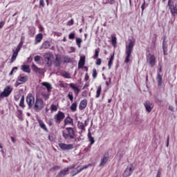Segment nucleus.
I'll return each instance as SVG.
<instances>
[{
    "label": "nucleus",
    "instance_id": "f257e3e1",
    "mask_svg": "<svg viewBox=\"0 0 177 177\" xmlns=\"http://www.w3.org/2000/svg\"><path fill=\"white\" fill-rule=\"evenodd\" d=\"M133 46H135L134 40L129 39L126 41V50H125L126 57L124 59V63H129V62H131L132 52H133Z\"/></svg>",
    "mask_w": 177,
    "mask_h": 177
},
{
    "label": "nucleus",
    "instance_id": "f03ea898",
    "mask_svg": "<svg viewBox=\"0 0 177 177\" xmlns=\"http://www.w3.org/2000/svg\"><path fill=\"white\" fill-rule=\"evenodd\" d=\"M62 137L66 142H70L73 139H75V131L73 127H66L64 130H62Z\"/></svg>",
    "mask_w": 177,
    "mask_h": 177
},
{
    "label": "nucleus",
    "instance_id": "7ed1b4c3",
    "mask_svg": "<svg viewBox=\"0 0 177 177\" xmlns=\"http://www.w3.org/2000/svg\"><path fill=\"white\" fill-rule=\"evenodd\" d=\"M45 107V103H44V100L42 98L36 97L35 103L32 109H33L35 113H39Z\"/></svg>",
    "mask_w": 177,
    "mask_h": 177
},
{
    "label": "nucleus",
    "instance_id": "20e7f679",
    "mask_svg": "<svg viewBox=\"0 0 177 177\" xmlns=\"http://www.w3.org/2000/svg\"><path fill=\"white\" fill-rule=\"evenodd\" d=\"M26 103L28 104L29 110H31V109H32V106H34V104L35 103V97L32 93H28L27 95Z\"/></svg>",
    "mask_w": 177,
    "mask_h": 177
},
{
    "label": "nucleus",
    "instance_id": "39448f33",
    "mask_svg": "<svg viewBox=\"0 0 177 177\" xmlns=\"http://www.w3.org/2000/svg\"><path fill=\"white\" fill-rule=\"evenodd\" d=\"M135 170V167H133V165L130 164L127 166V169L124 170L122 176L123 177H129L133 173V171Z\"/></svg>",
    "mask_w": 177,
    "mask_h": 177
},
{
    "label": "nucleus",
    "instance_id": "423d86ee",
    "mask_svg": "<svg viewBox=\"0 0 177 177\" xmlns=\"http://www.w3.org/2000/svg\"><path fill=\"white\" fill-rule=\"evenodd\" d=\"M13 88L10 86H7L4 89L3 91L0 93V97H8L12 93Z\"/></svg>",
    "mask_w": 177,
    "mask_h": 177
},
{
    "label": "nucleus",
    "instance_id": "0eeeda50",
    "mask_svg": "<svg viewBox=\"0 0 177 177\" xmlns=\"http://www.w3.org/2000/svg\"><path fill=\"white\" fill-rule=\"evenodd\" d=\"M89 165H85L83 167L77 166V168H75L71 171V175H72V176H75V175H78V174H80V172H82V171H84V169H87V168L89 167Z\"/></svg>",
    "mask_w": 177,
    "mask_h": 177
},
{
    "label": "nucleus",
    "instance_id": "6e6552de",
    "mask_svg": "<svg viewBox=\"0 0 177 177\" xmlns=\"http://www.w3.org/2000/svg\"><path fill=\"white\" fill-rule=\"evenodd\" d=\"M64 117H66L64 113L62 112L61 111H59L54 116V120L56 124H60V122H62V121L64 120Z\"/></svg>",
    "mask_w": 177,
    "mask_h": 177
},
{
    "label": "nucleus",
    "instance_id": "1a4fd4ad",
    "mask_svg": "<svg viewBox=\"0 0 177 177\" xmlns=\"http://www.w3.org/2000/svg\"><path fill=\"white\" fill-rule=\"evenodd\" d=\"M43 57L44 59V62L46 63L47 67H50L52 66V59H50L52 54H50V53H46L43 55Z\"/></svg>",
    "mask_w": 177,
    "mask_h": 177
},
{
    "label": "nucleus",
    "instance_id": "9d476101",
    "mask_svg": "<svg viewBox=\"0 0 177 177\" xmlns=\"http://www.w3.org/2000/svg\"><path fill=\"white\" fill-rule=\"evenodd\" d=\"M59 147L64 151L73 150V149H74V145L73 144L60 143L59 144Z\"/></svg>",
    "mask_w": 177,
    "mask_h": 177
},
{
    "label": "nucleus",
    "instance_id": "9b49d317",
    "mask_svg": "<svg viewBox=\"0 0 177 177\" xmlns=\"http://www.w3.org/2000/svg\"><path fill=\"white\" fill-rule=\"evenodd\" d=\"M147 61L148 62L150 67H154V66H156V56L153 55L148 56Z\"/></svg>",
    "mask_w": 177,
    "mask_h": 177
},
{
    "label": "nucleus",
    "instance_id": "f8f14e48",
    "mask_svg": "<svg viewBox=\"0 0 177 177\" xmlns=\"http://www.w3.org/2000/svg\"><path fill=\"white\" fill-rule=\"evenodd\" d=\"M144 106L147 113H151V110H153V108L154 107V105L153 104V103L150 102V101L145 102L144 103Z\"/></svg>",
    "mask_w": 177,
    "mask_h": 177
},
{
    "label": "nucleus",
    "instance_id": "ddd939ff",
    "mask_svg": "<svg viewBox=\"0 0 177 177\" xmlns=\"http://www.w3.org/2000/svg\"><path fill=\"white\" fill-rule=\"evenodd\" d=\"M107 161H109V153H105L100 160L99 167H104L107 164Z\"/></svg>",
    "mask_w": 177,
    "mask_h": 177
},
{
    "label": "nucleus",
    "instance_id": "4468645a",
    "mask_svg": "<svg viewBox=\"0 0 177 177\" xmlns=\"http://www.w3.org/2000/svg\"><path fill=\"white\" fill-rule=\"evenodd\" d=\"M161 71H162V68L160 66L158 70V72L157 73V77H156L158 86H161V85H162V77L160 74V73H161Z\"/></svg>",
    "mask_w": 177,
    "mask_h": 177
},
{
    "label": "nucleus",
    "instance_id": "2eb2a0df",
    "mask_svg": "<svg viewBox=\"0 0 177 177\" xmlns=\"http://www.w3.org/2000/svg\"><path fill=\"white\" fill-rule=\"evenodd\" d=\"M86 106H88V100L84 99L80 102L79 104V109L84 110L86 109Z\"/></svg>",
    "mask_w": 177,
    "mask_h": 177
},
{
    "label": "nucleus",
    "instance_id": "dca6fc26",
    "mask_svg": "<svg viewBox=\"0 0 177 177\" xmlns=\"http://www.w3.org/2000/svg\"><path fill=\"white\" fill-rule=\"evenodd\" d=\"M84 66H85V56H82L78 62V68H84Z\"/></svg>",
    "mask_w": 177,
    "mask_h": 177
},
{
    "label": "nucleus",
    "instance_id": "f3484780",
    "mask_svg": "<svg viewBox=\"0 0 177 177\" xmlns=\"http://www.w3.org/2000/svg\"><path fill=\"white\" fill-rule=\"evenodd\" d=\"M42 38H44V35H42V33L37 34L35 36V45L39 44L42 41Z\"/></svg>",
    "mask_w": 177,
    "mask_h": 177
},
{
    "label": "nucleus",
    "instance_id": "a211bd4d",
    "mask_svg": "<svg viewBox=\"0 0 177 177\" xmlns=\"http://www.w3.org/2000/svg\"><path fill=\"white\" fill-rule=\"evenodd\" d=\"M37 122H39L40 128H41V129H43L46 132H48V127H46V125L45 124L44 121H42V120L37 119Z\"/></svg>",
    "mask_w": 177,
    "mask_h": 177
},
{
    "label": "nucleus",
    "instance_id": "6ab92c4d",
    "mask_svg": "<svg viewBox=\"0 0 177 177\" xmlns=\"http://www.w3.org/2000/svg\"><path fill=\"white\" fill-rule=\"evenodd\" d=\"M67 174H68V169L65 168L60 171L55 177H64Z\"/></svg>",
    "mask_w": 177,
    "mask_h": 177
},
{
    "label": "nucleus",
    "instance_id": "aec40b11",
    "mask_svg": "<svg viewBox=\"0 0 177 177\" xmlns=\"http://www.w3.org/2000/svg\"><path fill=\"white\" fill-rule=\"evenodd\" d=\"M69 86H71L72 88V89L74 91L76 96H78V93H80V88H78V87L75 86V84H74L73 83H71L69 84Z\"/></svg>",
    "mask_w": 177,
    "mask_h": 177
},
{
    "label": "nucleus",
    "instance_id": "412c9836",
    "mask_svg": "<svg viewBox=\"0 0 177 177\" xmlns=\"http://www.w3.org/2000/svg\"><path fill=\"white\" fill-rule=\"evenodd\" d=\"M17 79H18V81H20L21 83H24V82H27L28 81V76L19 75L17 77Z\"/></svg>",
    "mask_w": 177,
    "mask_h": 177
},
{
    "label": "nucleus",
    "instance_id": "4be33fe9",
    "mask_svg": "<svg viewBox=\"0 0 177 177\" xmlns=\"http://www.w3.org/2000/svg\"><path fill=\"white\" fill-rule=\"evenodd\" d=\"M41 85L46 88L48 92H50V91H52V85L50 84V83L44 82L41 83Z\"/></svg>",
    "mask_w": 177,
    "mask_h": 177
},
{
    "label": "nucleus",
    "instance_id": "5701e85b",
    "mask_svg": "<svg viewBox=\"0 0 177 177\" xmlns=\"http://www.w3.org/2000/svg\"><path fill=\"white\" fill-rule=\"evenodd\" d=\"M50 48V42L49 41H44L41 45V49H49Z\"/></svg>",
    "mask_w": 177,
    "mask_h": 177
},
{
    "label": "nucleus",
    "instance_id": "b1692460",
    "mask_svg": "<svg viewBox=\"0 0 177 177\" xmlns=\"http://www.w3.org/2000/svg\"><path fill=\"white\" fill-rule=\"evenodd\" d=\"M73 124V119L68 116L64 120V125H71Z\"/></svg>",
    "mask_w": 177,
    "mask_h": 177
},
{
    "label": "nucleus",
    "instance_id": "393cba45",
    "mask_svg": "<svg viewBox=\"0 0 177 177\" xmlns=\"http://www.w3.org/2000/svg\"><path fill=\"white\" fill-rule=\"evenodd\" d=\"M32 69L33 70V71H35V73H37V74H41L42 73V70H41V68H37V66H35V64H32Z\"/></svg>",
    "mask_w": 177,
    "mask_h": 177
},
{
    "label": "nucleus",
    "instance_id": "a878e982",
    "mask_svg": "<svg viewBox=\"0 0 177 177\" xmlns=\"http://www.w3.org/2000/svg\"><path fill=\"white\" fill-rule=\"evenodd\" d=\"M113 61H114V54L111 55V57L109 60V62H108L109 70H110L111 68V66H113Z\"/></svg>",
    "mask_w": 177,
    "mask_h": 177
},
{
    "label": "nucleus",
    "instance_id": "bb28decb",
    "mask_svg": "<svg viewBox=\"0 0 177 177\" xmlns=\"http://www.w3.org/2000/svg\"><path fill=\"white\" fill-rule=\"evenodd\" d=\"M21 70L24 71V73H30L31 70L30 69V66L28 65H22Z\"/></svg>",
    "mask_w": 177,
    "mask_h": 177
},
{
    "label": "nucleus",
    "instance_id": "cd10ccee",
    "mask_svg": "<svg viewBox=\"0 0 177 177\" xmlns=\"http://www.w3.org/2000/svg\"><path fill=\"white\" fill-rule=\"evenodd\" d=\"M88 138L89 142H91V145H93V143H95V138L92 137V134H91V131H89V130L88 133Z\"/></svg>",
    "mask_w": 177,
    "mask_h": 177
},
{
    "label": "nucleus",
    "instance_id": "c85d7f7f",
    "mask_svg": "<svg viewBox=\"0 0 177 177\" xmlns=\"http://www.w3.org/2000/svg\"><path fill=\"white\" fill-rule=\"evenodd\" d=\"M17 55H19V52H17L15 50V51H14V53L12 55L10 63H13V62H15V60H16V57H17Z\"/></svg>",
    "mask_w": 177,
    "mask_h": 177
},
{
    "label": "nucleus",
    "instance_id": "c756f323",
    "mask_svg": "<svg viewBox=\"0 0 177 177\" xmlns=\"http://www.w3.org/2000/svg\"><path fill=\"white\" fill-rule=\"evenodd\" d=\"M111 42H112L113 46L115 48V46H117V37L113 35H111Z\"/></svg>",
    "mask_w": 177,
    "mask_h": 177
},
{
    "label": "nucleus",
    "instance_id": "7c9ffc66",
    "mask_svg": "<svg viewBox=\"0 0 177 177\" xmlns=\"http://www.w3.org/2000/svg\"><path fill=\"white\" fill-rule=\"evenodd\" d=\"M100 93H102V86H99L97 91H96V95L95 97L97 99L98 97H100Z\"/></svg>",
    "mask_w": 177,
    "mask_h": 177
},
{
    "label": "nucleus",
    "instance_id": "2f4dec72",
    "mask_svg": "<svg viewBox=\"0 0 177 177\" xmlns=\"http://www.w3.org/2000/svg\"><path fill=\"white\" fill-rule=\"evenodd\" d=\"M70 109H71V110L72 111H73V112H74V111H77V102H73V103L71 104Z\"/></svg>",
    "mask_w": 177,
    "mask_h": 177
},
{
    "label": "nucleus",
    "instance_id": "473e14b6",
    "mask_svg": "<svg viewBox=\"0 0 177 177\" xmlns=\"http://www.w3.org/2000/svg\"><path fill=\"white\" fill-rule=\"evenodd\" d=\"M63 60L64 63H71V58L68 56H64Z\"/></svg>",
    "mask_w": 177,
    "mask_h": 177
},
{
    "label": "nucleus",
    "instance_id": "72a5a7b5",
    "mask_svg": "<svg viewBox=\"0 0 177 177\" xmlns=\"http://www.w3.org/2000/svg\"><path fill=\"white\" fill-rule=\"evenodd\" d=\"M54 64L56 67H59V66H60V58L56 57Z\"/></svg>",
    "mask_w": 177,
    "mask_h": 177
},
{
    "label": "nucleus",
    "instance_id": "f704fd0d",
    "mask_svg": "<svg viewBox=\"0 0 177 177\" xmlns=\"http://www.w3.org/2000/svg\"><path fill=\"white\" fill-rule=\"evenodd\" d=\"M19 106L22 109H24V107H25V105H24V96H22L21 100H20Z\"/></svg>",
    "mask_w": 177,
    "mask_h": 177
},
{
    "label": "nucleus",
    "instance_id": "c9c22d12",
    "mask_svg": "<svg viewBox=\"0 0 177 177\" xmlns=\"http://www.w3.org/2000/svg\"><path fill=\"white\" fill-rule=\"evenodd\" d=\"M59 169H60V166L55 165L50 169V171L55 172V171H59Z\"/></svg>",
    "mask_w": 177,
    "mask_h": 177
},
{
    "label": "nucleus",
    "instance_id": "e433bc0d",
    "mask_svg": "<svg viewBox=\"0 0 177 177\" xmlns=\"http://www.w3.org/2000/svg\"><path fill=\"white\" fill-rule=\"evenodd\" d=\"M82 42V39L80 37L76 38V44L78 46V48H81V43Z\"/></svg>",
    "mask_w": 177,
    "mask_h": 177
},
{
    "label": "nucleus",
    "instance_id": "4c0bfd02",
    "mask_svg": "<svg viewBox=\"0 0 177 177\" xmlns=\"http://www.w3.org/2000/svg\"><path fill=\"white\" fill-rule=\"evenodd\" d=\"M21 46H23V41H21L19 44V45L17 46V48H16V51L17 52H20V49H21Z\"/></svg>",
    "mask_w": 177,
    "mask_h": 177
},
{
    "label": "nucleus",
    "instance_id": "58836bf2",
    "mask_svg": "<svg viewBox=\"0 0 177 177\" xmlns=\"http://www.w3.org/2000/svg\"><path fill=\"white\" fill-rule=\"evenodd\" d=\"M57 110V106L55 105V104H52L50 106V111L52 113H53V111H56Z\"/></svg>",
    "mask_w": 177,
    "mask_h": 177
},
{
    "label": "nucleus",
    "instance_id": "ea45409f",
    "mask_svg": "<svg viewBox=\"0 0 177 177\" xmlns=\"http://www.w3.org/2000/svg\"><path fill=\"white\" fill-rule=\"evenodd\" d=\"M93 78L95 80L96 77H97V71H96V68L93 69V74H92Z\"/></svg>",
    "mask_w": 177,
    "mask_h": 177
},
{
    "label": "nucleus",
    "instance_id": "a19ab883",
    "mask_svg": "<svg viewBox=\"0 0 177 177\" xmlns=\"http://www.w3.org/2000/svg\"><path fill=\"white\" fill-rule=\"evenodd\" d=\"M68 38L69 39H74V38H75V32H73L69 34Z\"/></svg>",
    "mask_w": 177,
    "mask_h": 177
},
{
    "label": "nucleus",
    "instance_id": "79ce46f5",
    "mask_svg": "<svg viewBox=\"0 0 177 177\" xmlns=\"http://www.w3.org/2000/svg\"><path fill=\"white\" fill-rule=\"evenodd\" d=\"M68 97L71 100V102H73V100H74V96H73V93H69L68 94Z\"/></svg>",
    "mask_w": 177,
    "mask_h": 177
},
{
    "label": "nucleus",
    "instance_id": "37998d69",
    "mask_svg": "<svg viewBox=\"0 0 177 177\" xmlns=\"http://www.w3.org/2000/svg\"><path fill=\"white\" fill-rule=\"evenodd\" d=\"M19 85H21V83L20 81H19V79L17 78L16 82L15 83V86L17 88Z\"/></svg>",
    "mask_w": 177,
    "mask_h": 177
},
{
    "label": "nucleus",
    "instance_id": "c03bdc74",
    "mask_svg": "<svg viewBox=\"0 0 177 177\" xmlns=\"http://www.w3.org/2000/svg\"><path fill=\"white\" fill-rule=\"evenodd\" d=\"M17 70H18V68H17V66L14 67V68L12 69V71H10V75H13V72H14V71H17Z\"/></svg>",
    "mask_w": 177,
    "mask_h": 177
},
{
    "label": "nucleus",
    "instance_id": "a18cd8bd",
    "mask_svg": "<svg viewBox=\"0 0 177 177\" xmlns=\"http://www.w3.org/2000/svg\"><path fill=\"white\" fill-rule=\"evenodd\" d=\"M74 24V19H71L67 22V26H73Z\"/></svg>",
    "mask_w": 177,
    "mask_h": 177
},
{
    "label": "nucleus",
    "instance_id": "49530a36",
    "mask_svg": "<svg viewBox=\"0 0 177 177\" xmlns=\"http://www.w3.org/2000/svg\"><path fill=\"white\" fill-rule=\"evenodd\" d=\"M34 59H35V62H39V60H41V56L36 55L35 56Z\"/></svg>",
    "mask_w": 177,
    "mask_h": 177
},
{
    "label": "nucleus",
    "instance_id": "de8ad7c7",
    "mask_svg": "<svg viewBox=\"0 0 177 177\" xmlns=\"http://www.w3.org/2000/svg\"><path fill=\"white\" fill-rule=\"evenodd\" d=\"M79 128L82 131H85V125H84V123H81V124L79 125Z\"/></svg>",
    "mask_w": 177,
    "mask_h": 177
},
{
    "label": "nucleus",
    "instance_id": "09e8293b",
    "mask_svg": "<svg viewBox=\"0 0 177 177\" xmlns=\"http://www.w3.org/2000/svg\"><path fill=\"white\" fill-rule=\"evenodd\" d=\"M39 6H41V8H44L45 6V1L44 0L39 1Z\"/></svg>",
    "mask_w": 177,
    "mask_h": 177
},
{
    "label": "nucleus",
    "instance_id": "8fccbe9b",
    "mask_svg": "<svg viewBox=\"0 0 177 177\" xmlns=\"http://www.w3.org/2000/svg\"><path fill=\"white\" fill-rule=\"evenodd\" d=\"M96 64L97 66H100L102 64V59H100V58L97 59L96 61Z\"/></svg>",
    "mask_w": 177,
    "mask_h": 177
},
{
    "label": "nucleus",
    "instance_id": "3c124183",
    "mask_svg": "<svg viewBox=\"0 0 177 177\" xmlns=\"http://www.w3.org/2000/svg\"><path fill=\"white\" fill-rule=\"evenodd\" d=\"M48 125L49 127H52V125H53V119H50L48 120Z\"/></svg>",
    "mask_w": 177,
    "mask_h": 177
},
{
    "label": "nucleus",
    "instance_id": "603ef678",
    "mask_svg": "<svg viewBox=\"0 0 177 177\" xmlns=\"http://www.w3.org/2000/svg\"><path fill=\"white\" fill-rule=\"evenodd\" d=\"M167 45L164 44V42H162V49H163V52L164 53H165V50H167Z\"/></svg>",
    "mask_w": 177,
    "mask_h": 177
},
{
    "label": "nucleus",
    "instance_id": "864d4df0",
    "mask_svg": "<svg viewBox=\"0 0 177 177\" xmlns=\"http://www.w3.org/2000/svg\"><path fill=\"white\" fill-rule=\"evenodd\" d=\"M64 78H71V76L67 73L64 74Z\"/></svg>",
    "mask_w": 177,
    "mask_h": 177
},
{
    "label": "nucleus",
    "instance_id": "5fc2aeb1",
    "mask_svg": "<svg viewBox=\"0 0 177 177\" xmlns=\"http://www.w3.org/2000/svg\"><path fill=\"white\" fill-rule=\"evenodd\" d=\"M95 57H99V50L97 49L95 50Z\"/></svg>",
    "mask_w": 177,
    "mask_h": 177
},
{
    "label": "nucleus",
    "instance_id": "6e6d98bb",
    "mask_svg": "<svg viewBox=\"0 0 177 177\" xmlns=\"http://www.w3.org/2000/svg\"><path fill=\"white\" fill-rule=\"evenodd\" d=\"M66 169H68V171H70V169H75V165H72V166L67 167Z\"/></svg>",
    "mask_w": 177,
    "mask_h": 177
},
{
    "label": "nucleus",
    "instance_id": "4d7b16f0",
    "mask_svg": "<svg viewBox=\"0 0 177 177\" xmlns=\"http://www.w3.org/2000/svg\"><path fill=\"white\" fill-rule=\"evenodd\" d=\"M168 146H169V136H167V138L166 147H168Z\"/></svg>",
    "mask_w": 177,
    "mask_h": 177
},
{
    "label": "nucleus",
    "instance_id": "13d9d810",
    "mask_svg": "<svg viewBox=\"0 0 177 177\" xmlns=\"http://www.w3.org/2000/svg\"><path fill=\"white\" fill-rule=\"evenodd\" d=\"M71 51L69 52L70 53H73L75 52V48L74 47H70Z\"/></svg>",
    "mask_w": 177,
    "mask_h": 177
},
{
    "label": "nucleus",
    "instance_id": "bf43d9fd",
    "mask_svg": "<svg viewBox=\"0 0 177 177\" xmlns=\"http://www.w3.org/2000/svg\"><path fill=\"white\" fill-rule=\"evenodd\" d=\"M108 3H110V5H114V3H115V0L109 1Z\"/></svg>",
    "mask_w": 177,
    "mask_h": 177
},
{
    "label": "nucleus",
    "instance_id": "052dcab7",
    "mask_svg": "<svg viewBox=\"0 0 177 177\" xmlns=\"http://www.w3.org/2000/svg\"><path fill=\"white\" fill-rule=\"evenodd\" d=\"M146 5V1L144 0V3L141 6L142 10H145V6Z\"/></svg>",
    "mask_w": 177,
    "mask_h": 177
},
{
    "label": "nucleus",
    "instance_id": "680f3d73",
    "mask_svg": "<svg viewBox=\"0 0 177 177\" xmlns=\"http://www.w3.org/2000/svg\"><path fill=\"white\" fill-rule=\"evenodd\" d=\"M109 3V0H102V5H107Z\"/></svg>",
    "mask_w": 177,
    "mask_h": 177
},
{
    "label": "nucleus",
    "instance_id": "e2e57ef3",
    "mask_svg": "<svg viewBox=\"0 0 177 177\" xmlns=\"http://www.w3.org/2000/svg\"><path fill=\"white\" fill-rule=\"evenodd\" d=\"M84 80H85V81H88V80H89V75H88V73H86Z\"/></svg>",
    "mask_w": 177,
    "mask_h": 177
},
{
    "label": "nucleus",
    "instance_id": "0e129e2a",
    "mask_svg": "<svg viewBox=\"0 0 177 177\" xmlns=\"http://www.w3.org/2000/svg\"><path fill=\"white\" fill-rule=\"evenodd\" d=\"M169 110H170L171 111H174V110H175V108H174V106H169Z\"/></svg>",
    "mask_w": 177,
    "mask_h": 177
},
{
    "label": "nucleus",
    "instance_id": "69168bd1",
    "mask_svg": "<svg viewBox=\"0 0 177 177\" xmlns=\"http://www.w3.org/2000/svg\"><path fill=\"white\" fill-rule=\"evenodd\" d=\"M156 177H161V171H158Z\"/></svg>",
    "mask_w": 177,
    "mask_h": 177
},
{
    "label": "nucleus",
    "instance_id": "338daca9",
    "mask_svg": "<svg viewBox=\"0 0 177 177\" xmlns=\"http://www.w3.org/2000/svg\"><path fill=\"white\" fill-rule=\"evenodd\" d=\"M11 141L12 142V143H16V140L12 136L11 137Z\"/></svg>",
    "mask_w": 177,
    "mask_h": 177
},
{
    "label": "nucleus",
    "instance_id": "774afa93",
    "mask_svg": "<svg viewBox=\"0 0 177 177\" xmlns=\"http://www.w3.org/2000/svg\"><path fill=\"white\" fill-rule=\"evenodd\" d=\"M3 27V22L1 21L0 22V28H2Z\"/></svg>",
    "mask_w": 177,
    "mask_h": 177
}]
</instances>
